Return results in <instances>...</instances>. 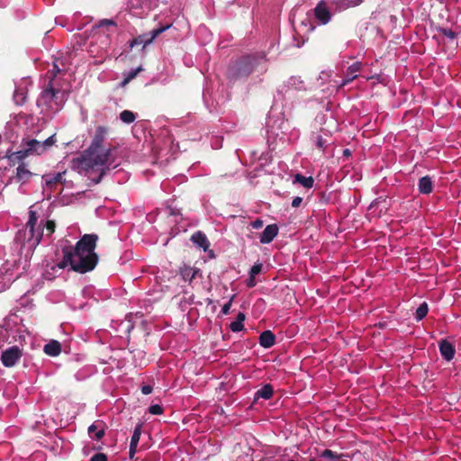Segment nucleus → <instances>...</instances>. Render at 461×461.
Returning a JSON list of instances; mask_svg holds the SVG:
<instances>
[{"mask_svg":"<svg viewBox=\"0 0 461 461\" xmlns=\"http://www.w3.org/2000/svg\"><path fill=\"white\" fill-rule=\"evenodd\" d=\"M438 32L447 37L448 39L450 40H454L456 38V33L451 30V29H447V28H440L438 30Z\"/></svg>","mask_w":461,"mask_h":461,"instance_id":"nucleus-35","label":"nucleus"},{"mask_svg":"<svg viewBox=\"0 0 461 461\" xmlns=\"http://www.w3.org/2000/svg\"><path fill=\"white\" fill-rule=\"evenodd\" d=\"M104 430L103 429H99V430H97L95 432L94 438H96V439H100V438H102L104 437Z\"/></svg>","mask_w":461,"mask_h":461,"instance_id":"nucleus-45","label":"nucleus"},{"mask_svg":"<svg viewBox=\"0 0 461 461\" xmlns=\"http://www.w3.org/2000/svg\"><path fill=\"white\" fill-rule=\"evenodd\" d=\"M116 26V23L113 20H111V19H104L102 21L99 22L97 27H96V30L98 31V32H102V30L103 28L104 27H115ZM103 33L107 36L108 34L104 32H103Z\"/></svg>","mask_w":461,"mask_h":461,"instance_id":"nucleus-28","label":"nucleus"},{"mask_svg":"<svg viewBox=\"0 0 461 461\" xmlns=\"http://www.w3.org/2000/svg\"><path fill=\"white\" fill-rule=\"evenodd\" d=\"M27 96V89L26 86H23L22 84L17 86L14 93V100L16 104L22 105L24 104Z\"/></svg>","mask_w":461,"mask_h":461,"instance_id":"nucleus-19","label":"nucleus"},{"mask_svg":"<svg viewBox=\"0 0 461 461\" xmlns=\"http://www.w3.org/2000/svg\"><path fill=\"white\" fill-rule=\"evenodd\" d=\"M149 10V5L147 0H131L130 11L133 16L142 17Z\"/></svg>","mask_w":461,"mask_h":461,"instance_id":"nucleus-10","label":"nucleus"},{"mask_svg":"<svg viewBox=\"0 0 461 461\" xmlns=\"http://www.w3.org/2000/svg\"><path fill=\"white\" fill-rule=\"evenodd\" d=\"M96 430V426L95 424H92L88 428V432L90 435H93V433Z\"/></svg>","mask_w":461,"mask_h":461,"instance_id":"nucleus-46","label":"nucleus"},{"mask_svg":"<svg viewBox=\"0 0 461 461\" xmlns=\"http://www.w3.org/2000/svg\"><path fill=\"white\" fill-rule=\"evenodd\" d=\"M43 351L48 356L57 357L61 352V345L57 340H51L44 346Z\"/></svg>","mask_w":461,"mask_h":461,"instance_id":"nucleus-18","label":"nucleus"},{"mask_svg":"<svg viewBox=\"0 0 461 461\" xmlns=\"http://www.w3.org/2000/svg\"><path fill=\"white\" fill-rule=\"evenodd\" d=\"M142 70V68L140 66L136 68H132L131 69L130 71H128L126 74H125V77L122 81V85H126L128 84L131 80H132L137 75L139 72H140Z\"/></svg>","mask_w":461,"mask_h":461,"instance_id":"nucleus-29","label":"nucleus"},{"mask_svg":"<svg viewBox=\"0 0 461 461\" xmlns=\"http://www.w3.org/2000/svg\"><path fill=\"white\" fill-rule=\"evenodd\" d=\"M231 303H232V298L230 299L226 303H224V305L222 306L221 308V313L226 315L230 312V307H231Z\"/></svg>","mask_w":461,"mask_h":461,"instance_id":"nucleus-39","label":"nucleus"},{"mask_svg":"<svg viewBox=\"0 0 461 461\" xmlns=\"http://www.w3.org/2000/svg\"><path fill=\"white\" fill-rule=\"evenodd\" d=\"M67 94L60 89H55L49 85L43 89L37 99V106L46 117H52L64 106Z\"/></svg>","mask_w":461,"mask_h":461,"instance_id":"nucleus-4","label":"nucleus"},{"mask_svg":"<svg viewBox=\"0 0 461 461\" xmlns=\"http://www.w3.org/2000/svg\"><path fill=\"white\" fill-rule=\"evenodd\" d=\"M22 356V349L18 346H12L2 352L0 358L4 366L13 367L20 361Z\"/></svg>","mask_w":461,"mask_h":461,"instance_id":"nucleus-8","label":"nucleus"},{"mask_svg":"<svg viewBox=\"0 0 461 461\" xmlns=\"http://www.w3.org/2000/svg\"><path fill=\"white\" fill-rule=\"evenodd\" d=\"M268 127H269V128H271V130H269V131H268V132H270V133H272V134H273V133H274L273 127H272V126H270L269 124H268Z\"/></svg>","mask_w":461,"mask_h":461,"instance_id":"nucleus-49","label":"nucleus"},{"mask_svg":"<svg viewBox=\"0 0 461 461\" xmlns=\"http://www.w3.org/2000/svg\"><path fill=\"white\" fill-rule=\"evenodd\" d=\"M316 20L322 25L327 24L331 20V14L326 2L321 1L314 8Z\"/></svg>","mask_w":461,"mask_h":461,"instance_id":"nucleus-9","label":"nucleus"},{"mask_svg":"<svg viewBox=\"0 0 461 461\" xmlns=\"http://www.w3.org/2000/svg\"><path fill=\"white\" fill-rule=\"evenodd\" d=\"M5 4L2 3V0H0V7H5Z\"/></svg>","mask_w":461,"mask_h":461,"instance_id":"nucleus-51","label":"nucleus"},{"mask_svg":"<svg viewBox=\"0 0 461 461\" xmlns=\"http://www.w3.org/2000/svg\"><path fill=\"white\" fill-rule=\"evenodd\" d=\"M191 241L199 249L207 251L210 247V241L206 235L202 231H196L191 236Z\"/></svg>","mask_w":461,"mask_h":461,"instance_id":"nucleus-13","label":"nucleus"},{"mask_svg":"<svg viewBox=\"0 0 461 461\" xmlns=\"http://www.w3.org/2000/svg\"><path fill=\"white\" fill-rule=\"evenodd\" d=\"M428 312L429 307L427 303H422L416 310L415 319L417 321H421L427 315Z\"/></svg>","mask_w":461,"mask_h":461,"instance_id":"nucleus-27","label":"nucleus"},{"mask_svg":"<svg viewBox=\"0 0 461 461\" xmlns=\"http://www.w3.org/2000/svg\"><path fill=\"white\" fill-rule=\"evenodd\" d=\"M90 461H108L107 460V456L106 455H104V453H97V454H95Z\"/></svg>","mask_w":461,"mask_h":461,"instance_id":"nucleus-38","label":"nucleus"},{"mask_svg":"<svg viewBox=\"0 0 461 461\" xmlns=\"http://www.w3.org/2000/svg\"><path fill=\"white\" fill-rule=\"evenodd\" d=\"M135 119H136L135 113L130 110H123L120 113V120L123 123L130 124V123L133 122L135 121Z\"/></svg>","mask_w":461,"mask_h":461,"instance_id":"nucleus-24","label":"nucleus"},{"mask_svg":"<svg viewBox=\"0 0 461 461\" xmlns=\"http://www.w3.org/2000/svg\"><path fill=\"white\" fill-rule=\"evenodd\" d=\"M245 320V315L242 312H240L237 316L236 321H232L230 324V329L233 332H239L243 329V321Z\"/></svg>","mask_w":461,"mask_h":461,"instance_id":"nucleus-23","label":"nucleus"},{"mask_svg":"<svg viewBox=\"0 0 461 461\" xmlns=\"http://www.w3.org/2000/svg\"><path fill=\"white\" fill-rule=\"evenodd\" d=\"M251 226L253 229H260L263 226V221L260 219H257L256 221L251 222Z\"/></svg>","mask_w":461,"mask_h":461,"instance_id":"nucleus-41","label":"nucleus"},{"mask_svg":"<svg viewBox=\"0 0 461 461\" xmlns=\"http://www.w3.org/2000/svg\"><path fill=\"white\" fill-rule=\"evenodd\" d=\"M273 392V387L270 384H265L256 393V397L268 400L272 397Z\"/></svg>","mask_w":461,"mask_h":461,"instance_id":"nucleus-22","label":"nucleus"},{"mask_svg":"<svg viewBox=\"0 0 461 461\" xmlns=\"http://www.w3.org/2000/svg\"><path fill=\"white\" fill-rule=\"evenodd\" d=\"M276 337L270 330L263 331L259 336V344L265 348H269L275 344Z\"/></svg>","mask_w":461,"mask_h":461,"instance_id":"nucleus-17","label":"nucleus"},{"mask_svg":"<svg viewBox=\"0 0 461 461\" xmlns=\"http://www.w3.org/2000/svg\"><path fill=\"white\" fill-rule=\"evenodd\" d=\"M55 227L53 221L40 219L35 212L30 211L26 224L18 230L14 240L22 250L32 254L44 236L50 237L54 232Z\"/></svg>","mask_w":461,"mask_h":461,"instance_id":"nucleus-3","label":"nucleus"},{"mask_svg":"<svg viewBox=\"0 0 461 461\" xmlns=\"http://www.w3.org/2000/svg\"><path fill=\"white\" fill-rule=\"evenodd\" d=\"M170 26V24H167L156 28L149 32L139 35L130 42V48L132 49L133 47L139 45H142L143 48H145L147 45L150 44L158 35L169 29Z\"/></svg>","mask_w":461,"mask_h":461,"instance_id":"nucleus-7","label":"nucleus"},{"mask_svg":"<svg viewBox=\"0 0 461 461\" xmlns=\"http://www.w3.org/2000/svg\"><path fill=\"white\" fill-rule=\"evenodd\" d=\"M97 236L86 234L75 246L62 249L63 258L60 261L51 266L55 272L70 267L78 273H86L95 268L98 262V257L95 252Z\"/></svg>","mask_w":461,"mask_h":461,"instance_id":"nucleus-2","label":"nucleus"},{"mask_svg":"<svg viewBox=\"0 0 461 461\" xmlns=\"http://www.w3.org/2000/svg\"><path fill=\"white\" fill-rule=\"evenodd\" d=\"M362 3V0H343L340 3V5L343 9H347L349 7H354Z\"/></svg>","mask_w":461,"mask_h":461,"instance_id":"nucleus-33","label":"nucleus"},{"mask_svg":"<svg viewBox=\"0 0 461 461\" xmlns=\"http://www.w3.org/2000/svg\"><path fill=\"white\" fill-rule=\"evenodd\" d=\"M356 77H357V75H351L347 71L344 78L338 84V87H343L347 86Z\"/></svg>","mask_w":461,"mask_h":461,"instance_id":"nucleus-32","label":"nucleus"},{"mask_svg":"<svg viewBox=\"0 0 461 461\" xmlns=\"http://www.w3.org/2000/svg\"><path fill=\"white\" fill-rule=\"evenodd\" d=\"M65 172H59L54 174H45L42 176L43 190L46 188L51 190L53 186L63 181Z\"/></svg>","mask_w":461,"mask_h":461,"instance_id":"nucleus-11","label":"nucleus"},{"mask_svg":"<svg viewBox=\"0 0 461 461\" xmlns=\"http://www.w3.org/2000/svg\"><path fill=\"white\" fill-rule=\"evenodd\" d=\"M343 155L346 157H349L351 155V151L348 149H345L343 150Z\"/></svg>","mask_w":461,"mask_h":461,"instance_id":"nucleus-47","label":"nucleus"},{"mask_svg":"<svg viewBox=\"0 0 461 461\" xmlns=\"http://www.w3.org/2000/svg\"><path fill=\"white\" fill-rule=\"evenodd\" d=\"M149 411L153 415H159L163 413V408L158 404L150 405Z\"/></svg>","mask_w":461,"mask_h":461,"instance_id":"nucleus-37","label":"nucleus"},{"mask_svg":"<svg viewBox=\"0 0 461 461\" xmlns=\"http://www.w3.org/2000/svg\"><path fill=\"white\" fill-rule=\"evenodd\" d=\"M321 457L322 458H328V459H330V460H335V459H339V455L330 450V449H325L324 451H322L320 455Z\"/></svg>","mask_w":461,"mask_h":461,"instance_id":"nucleus-31","label":"nucleus"},{"mask_svg":"<svg viewBox=\"0 0 461 461\" xmlns=\"http://www.w3.org/2000/svg\"><path fill=\"white\" fill-rule=\"evenodd\" d=\"M256 277H251V276H249V278L246 281L247 286L249 287H254L257 285Z\"/></svg>","mask_w":461,"mask_h":461,"instance_id":"nucleus-42","label":"nucleus"},{"mask_svg":"<svg viewBox=\"0 0 461 461\" xmlns=\"http://www.w3.org/2000/svg\"><path fill=\"white\" fill-rule=\"evenodd\" d=\"M105 134L104 127H97L89 148L71 161L72 168L87 176L94 184H98L107 171L117 167L110 160L111 150L102 148Z\"/></svg>","mask_w":461,"mask_h":461,"instance_id":"nucleus-1","label":"nucleus"},{"mask_svg":"<svg viewBox=\"0 0 461 461\" xmlns=\"http://www.w3.org/2000/svg\"><path fill=\"white\" fill-rule=\"evenodd\" d=\"M137 447L130 444L129 456L130 458L132 459L137 452Z\"/></svg>","mask_w":461,"mask_h":461,"instance_id":"nucleus-43","label":"nucleus"},{"mask_svg":"<svg viewBox=\"0 0 461 461\" xmlns=\"http://www.w3.org/2000/svg\"><path fill=\"white\" fill-rule=\"evenodd\" d=\"M265 61L264 54L243 57L229 68L228 76L232 79L248 77L258 66Z\"/></svg>","mask_w":461,"mask_h":461,"instance_id":"nucleus-5","label":"nucleus"},{"mask_svg":"<svg viewBox=\"0 0 461 461\" xmlns=\"http://www.w3.org/2000/svg\"><path fill=\"white\" fill-rule=\"evenodd\" d=\"M278 234V227L276 224L267 225L260 235L259 240L262 244L270 243Z\"/></svg>","mask_w":461,"mask_h":461,"instance_id":"nucleus-12","label":"nucleus"},{"mask_svg":"<svg viewBox=\"0 0 461 461\" xmlns=\"http://www.w3.org/2000/svg\"><path fill=\"white\" fill-rule=\"evenodd\" d=\"M5 4L2 3V0H0V7H5Z\"/></svg>","mask_w":461,"mask_h":461,"instance_id":"nucleus-50","label":"nucleus"},{"mask_svg":"<svg viewBox=\"0 0 461 461\" xmlns=\"http://www.w3.org/2000/svg\"><path fill=\"white\" fill-rule=\"evenodd\" d=\"M294 183H298L305 188H311L313 185V178L312 176H304L301 174H296L294 178Z\"/></svg>","mask_w":461,"mask_h":461,"instance_id":"nucleus-21","label":"nucleus"},{"mask_svg":"<svg viewBox=\"0 0 461 461\" xmlns=\"http://www.w3.org/2000/svg\"><path fill=\"white\" fill-rule=\"evenodd\" d=\"M261 269H262V264H260V263L255 264L250 268L249 276H251V277H256V276H258L260 273Z\"/></svg>","mask_w":461,"mask_h":461,"instance_id":"nucleus-36","label":"nucleus"},{"mask_svg":"<svg viewBox=\"0 0 461 461\" xmlns=\"http://www.w3.org/2000/svg\"><path fill=\"white\" fill-rule=\"evenodd\" d=\"M362 67V63L359 61L354 62L352 65H350L347 71L351 75H357V73L360 71Z\"/></svg>","mask_w":461,"mask_h":461,"instance_id":"nucleus-34","label":"nucleus"},{"mask_svg":"<svg viewBox=\"0 0 461 461\" xmlns=\"http://www.w3.org/2000/svg\"><path fill=\"white\" fill-rule=\"evenodd\" d=\"M287 87L294 88L295 90H301L303 86V82L297 77H292L287 81Z\"/></svg>","mask_w":461,"mask_h":461,"instance_id":"nucleus-26","label":"nucleus"},{"mask_svg":"<svg viewBox=\"0 0 461 461\" xmlns=\"http://www.w3.org/2000/svg\"><path fill=\"white\" fill-rule=\"evenodd\" d=\"M141 424H138L134 430H133V434L131 436V445H133V446H138L139 444V441H140V435H141Z\"/></svg>","mask_w":461,"mask_h":461,"instance_id":"nucleus-30","label":"nucleus"},{"mask_svg":"<svg viewBox=\"0 0 461 461\" xmlns=\"http://www.w3.org/2000/svg\"><path fill=\"white\" fill-rule=\"evenodd\" d=\"M198 273L199 269L188 266H184L180 268V275L185 281L191 282Z\"/></svg>","mask_w":461,"mask_h":461,"instance_id":"nucleus-20","label":"nucleus"},{"mask_svg":"<svg viewBox=\"0 0 461 461\" xmlns=\"http://www.w3.org/2000/svg\"><path fill=\"white\" fill-rule=\"evenodd\" d=\"M302 202H303L302 197L295 196V197H294V199L292 201V206L293 207H299L301 205Z\"/></svg>","mask_w":461,"mask_h":461,"instance_id":"nucleus-40","label":"nucleus"},{"mask_svg":"<svg viewBox=\"0 0 461 461\" xmlns=\"http://www.w3.org/2000/svg\"><path fill=\"white\" fill-rule=\"evenodd\" d=\"M151 391H152V388H151V386H149V385H144V386H142V388H141V392H142V393H143V394H146V395H147V394H149V393H151Z\"/></svg>","mask_w":461,"mask_h":461,"instance_id":"nucleus-44","label":"nucleus"},{"mask_svg":"<svg viewBox=\"0 0 461 461\" xmlns=\"http://www.w3.org/2000/svg\"><path fill=\"white\" fill-rule=\"evenodd\" d=\"M56 142L55 134H52L45 140H40L36 139H24L23 145V150H20L14 153L17 158L22 159L28 154L41 155L50 148H51Z\"/></svg>","mask_w":461,"mask_h":461,"instance_id":"nucleus-6","label":"nucleus"},{"mask_svg":"<svg viewBox=\"0 0 461 461\" xmlns=\"http://www.w3.org/2000/svg\"><path fill=\"white\" fill-rule=\"evenodd\" d=\"M419 192L422 194H429L433 190V183L429 176H425L420 178L418 183Z\"/></svg>","mask_w":461,"mask_h":461,"instance_id":"nucleus-16","label":"nucleus"},{"mask_svg":"<svg viewBox=\"0 0 461 461\" xmlns=\"http://www.w3.org/2000/svg\"><path fill=\"white\" fill-rule=\"evenodd\" d=\"M53 69H54L55 73H59L60 71V69L59 68V67L56 63L53 65Z\"/></svg>","mask_w":461,"mask_h":461,"instance_id":"nucleus-48","label":"nucleus"},{"mask_svg":"<svg viewBox=\"0 0 461 461\" xmlns=\"http://www.w3.org/2000/svg\"><path fill=\"white\" fill-rule=\"evenodd\" d=\"M439 351L442 357L447 361L452 360L456 353L453 345L446 339H443L439 342Z\"/></svg>","mask_w":461,"mask_h":461,"instance_id":"nucleus-14","label":"nucleus"},{"mask_svg":"<svg viewBox=\"0 0 461 461\" xmlns=\"http://www.w3.org/2000/svg\"><path fill=\"white\" fill-rule=\"evenodd\" d=\"M32 173L27 168L24 163L20 164L16 168L15 178L22 184L27 183L32 177Z\"/></svg>","mask_w":461,"mask_h":461,"instance_id":"nucleus-15","label":"nucleus"},{"mask_svg":"<svg viewBox=\"0 0 461 461\" xmlns=\"http://www.w3.org/2000/svg\"><path fill=\"white\" fill-rule=\"evenodd\" d=\"M314 143H315V146L321 150L322 151L323 153L325 152L326 150V148L328 147L329 143H330V140L327 139V138H324L322 135H317L315 138H314Z\"/></svg>","mask_w":461,"mask_h":461,"instance_id":"nucleus-25","label":"nucleus"}]
</instances>
